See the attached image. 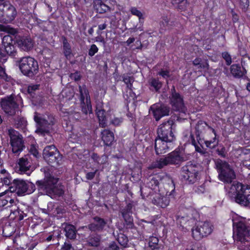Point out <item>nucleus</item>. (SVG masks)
<instances>
[{
	"label": "nucleus",
	"instance_id": "nucleus-1",
	"mask_svg": "<svg viewBox=\"0 0 250 250\" xmlns=\"http://www.w3.org/2000/svg\"><path fill=\"white\" fill-rule=\"evenodd\" d=\"M174 125L173 120L169 119L158 126L157 137L155 139V150L157 155L164 154L172 148V143L176 139Z\"/></svg>",
	"mask_w": 250,
	"mask_h": 250
},
{
	"label": "nucleus",
	"instance_id": "nucleus-2",
	"mask_svg": "<svg viewBox=\"0 0 250 250\" xmlns=\"http://www.w3.org/2000/svg\"><path fill=\"white\" fill-rule=\"evenodd\" d=\"M43 179L37 180L36 185L40 191L46 193L53 194L61 196L64 194L63 186L62 184L58 183L59 178L52 175V173H44Z\"/></svg>",
	"mask_w": 250,
	"mask_h": 250
},
{
	"label": "nucleus",
	"instance_id": "nucleus-3",
	"mask_svg": "<svg viewBox=\"0 0 250 250\" xmlns=\"http://www.w3.org/2000/svg\"><path fill=\"white\" fill-rule=\"evenodd\" d=\"M231 189L234 191V201L236 203L243 206H247L250 204V185L234 182L231 186Z\"/></svg>",
	"mask_w": 250,
	"mask_h": 250
},
{
	"label": "nucleus",
	"instance_id": "nucleus-4",
	"mask_svg": "<svg viewBox=\"0 0 250 250\" xmlns=\"http://www.w3.org/2000/svg\"><path fill=\"white\" fill-rule=\"evenodd\" d=\"M17 62L21 72L25 76L32 78L39 72L38 62L32 57H22Z\"/></svg>",
	"mask_w": 250,
	"mask_h": 250
},
{
	"label": "nucleus",
	"instance_id": "nucleus-5",
	"mask_svg": "<svg viewBox=\"0 0 250 250\" xmlns=\"http://www.w3.org/2000/svg\"><path fill=\"white\" fill-rule=\"evenodd\" d=\"M167 181L168 183H165L164 188L166 191V195L174 196L175 194V186L173 180L167 175L161 177L156 173L153 176L148 183L149 187L153 189H155L157 187H159L160 182L164 184V181Z\"/></svg>",
	"mask_w": 250,
	"mask_h": 250
},
{
	"label": "nucleus",
	"instance_id": "nucleus-6",
	"mask_svg": "<svg viewBox=\"0 0 250 250\" xmlns=\"http://www.w3.org/2000/svg\"><path fill=\"white\" fill-rule=\"evenodd\" d=\"M233 228L236 240L245 244L246 242L249 244L247 239L250 236V231L246 221L242 219L233 220Z\"/></svg>",
	"mask_w": 250,
	"mask_h": 250
},
{
	"label": "nucleus",
	"instance_id": "nucleus-7",
	"mask_svg": "<svg viewBox=\"0 0 250 250\" xmlns=\"http://www.w3.org/2000/svg\"><path fill=\"white\" fill-rule=\"evenodd\" d=\"M184 161V159L180 155L179 152L174 151L170 153L167 157L164 158H161L159 160L153 162L147 168L149 170H152L155 168L160 169L167 165H177Z\"/></svg>",
	"mask_w": 250,
	"mask_h": 250
},
{
	"label": "nucleus",
	"instance_id": "nucleus-8",
	"mask_svg": "<svg viewBox=\"0 0 250 250\" xmlns=\"http://www.w3.org/2000/svg\"><path fill=\"white\" fill-rule=\"evenodd\" d=\"M34 119L37 126L36 132L43 136L49 133L51 126L55 124L54 118L51 115L42 117L39 116L37 112H35Z\"/></svg>",
	"mask_w": 250,
	"mask_h": 250
},
{
	"label": "nucleus",
	"instance_id": "nucleus-9",
	"mask_svg": "<svg viewBox=\"0 0 250 250\" xmlns=\"http://www.w3.org/2000/svg\"><path fill=\"white\" fill-rule=\"evenodd\" d=\"M0 30L7 32L11 35L3 37L2 40V44L7 54L14 56L16 51L15 47L12 44L13 38L12 36H14L17 33V30L8 25H0Z\"/></svg>",
	"mask_w": 250,
	"mask_h": 250
},
{
	"label": "nucleus",
	"instance_id": "nucleus-10",
	"mask_svg": "<svg viewBox=\"0 0 250 250\" xmlns=\"http://www.w3.org/2000/svg\"><path fill=\"white\" fill-rule=\"evenodd\" d=\"M213 226L209 221H202L192 228V236L195 240L199 241L210 234L213 230Z\"/></svg>",
	"mask_w": 250,
	"mask_h": 250
},
{
	"label": "nucleus",
	"instance_id": "nucleus-11",
	"mask_svg": "<svg viewBox=\"0 0 250 250\" xmlns=\"http://www.w3.org/2000/svg\"><path fill=\"white\" fill-rule=\"evenodd\" d=\"M44 160L53 167L60 165L62 160V156L54 145L46 146L42 152Z\"/></svg>",
	"mask_w": 250,
	"mask_h": 250
},
{
	"label": "nucleus",
	"instance_id": "nucleus-12",
	"mask_svg": "<svg viewBox=\"0 0 250 250\" xmlns=\"http://www.w3.org/2000/svg\"><path fill=\"white\" fill-rule=\"evenodd\" d=\"M7 134L10 138V143L13 153L18 155L25 148L22 136L13 128L8 130Z\"/></svg>",
	"mask_w": 250,
	"mask_h": 250
},
{
	"label": "nucleus",
	"instance_id": "nucleus-13",
	"mask_svg": "<svg viewBox=\"0 0 250 250\" xmlns=\"http://www.w3.org/2000/svg\"><path fill=\"white\" fill-rule=\"evenodd\" d=\"M0 104L5 113L11 116L14 115L19 108L17 98L13 95L1 99Z\"/></svg>",
	"mask_w": 250,
	"mask_h": 250
},
{
	"label": "nucleus",
	"instance_id": "nucleus-14",
	"mask_svg": "<svg viewBox=\"0 0 250 250\" xmlns=\"http://www.w3.org/2000/svg\"><path fill=\"white\" fill-rule=\"evenodd\" d=\"M169 98L170 104L174 110L182 113L186 112V108L183 98L179 93L176 92L174 86L171 89V95Z\"/></svg>",
	"mask_w": 250,
	"mask_h": 250
},
{
	"label": "nucleus",
	"instance_id": "nucleus-15",
	"mask_svg": "<svg viewBox=\"0 0 250 250\" xmlns=\"http://www.w3.org/2000/svg\"><path fill=\"white\" fill-rule=\"evenodd\" d=\"M151 111L156 121L164 116H168L170 111V107L164 104H154L151 105L149 111Z\"/></svg>",
	"mask_w": 250,
	"mask_h": 250
},
{
	"label": "nucleus",
	"instance_id": "nucleus-16",
	"mask_svg": "<svg viewBox=\"0 0 250 250\" xmlns=\"http://www.w3.org/2000/svg\"><path fill=\"white\" fill-rule=\"evenodd\" d=\"M14 187H10L9 190H11L12 194L16 192L18 196L24 195L27 192L28 187L27 183L23 180L14 179L13 182Z\"/></svg>",
	"mask_w": 250,
	"mask_h": 250
},
{
	"label": "nucleus",
	"instance_id": "nucleus-17",
	"mask_svg": "<svg viewBox=\"0 0 250 250\" xmlns=\"http://www.w3.org/2000/svg\"><path fill=\"white\" fill-rule=\"evenodd\" d=\"M133 206L132 203H129L121 212L125 220L126 227L131 229L134 228L133 218L132 216Z\"/></svg>",
	"mask_w": 250,
	"mask_h": 250
},
{
	"label": "nucleus",
	"instance_id": "nucleus-18",
	"mask_svg": "<svg viewBox=\"0 0 250 250\" xmlns=\"http://www.w3.org/2000/svg\"><path fill=\"white\" fill-rule=\"evenodd\" d=\"M4 22H9L13 21L16 15L17 11L16 8L10 3L4 2L2 3Z\"/></svg>",
	"mask_w": 250,
	"mask_h": 250
},
{
	"label": "nucleus",
	"instance_id": "nucleus-19",
	"mask_svg": "<svg viewBox=\"0 0 250 250\" xmlns=\"http://www.w3.org/2000/svg\"><path fill=\"white\" fill-rule=\"evenodd\" d=\"M94 222L88 225V229L91 231L102 232L107 224V221L98 216L93 218Z\"/></svg>",
	"mask_w": 250,
	"mask_h": 250
},
{
	"label": "nucleus",
	"instance_id": "nucleus-20",
	"mask_svg": "<svg viewBox=\"0 0 250 250\" xmlns=\"http://www.w3.org/2000/svg\"><path fill=\"white\" fill-rule=\"evenodd\" d=\"M109 0H95L93 2V7L97 13L104 14L110 11L108 5Z\"/></svg>",
	"mask_w": 250,
	"mask_h": 250
},
{
	"label": "nucleus",
	"instance_id": "nucleus-21",
	"mask_svg": "<svg viewBox=\"0 0 250 250\" xmlns=\"http://www.w3.org/2000/svg\"><path fill=\"white\" fill-rule=\"evenodd\" d=\"M167 196H162L161 194L155 195L152 200V203L157 207L166 208L170 202L169 198Z\"/></svg>",
	"mask_w": 250,
	"mask_h": 250
},
{
	"label": "nucleus",
	"instance_id": "nucleus-22",
	"mask_svg": "<svg viewBox=\"0 0 250 250\" xmlns=\"http://www.w3.org/2000/svg\"><path fill=\"white\" fill-rule=\"evenodd\" d=\"M208 126V125L204 122L202 121H200L198 122V124L196 126V132L195 135L196 137V140L198 143L200 145V146L202 147V145L204 144H205L206 141L204 140V138H202V133L203 131L206 128V127Z\"/></svg>",
	"mask_w": 250,
	"mask_h": 250
},
{
	"label": "nucleus",
	"instance_id": "nucleus-23",
	"mask_svg": "<svg viewBox=\"0 0 250 250\" xmlns=\"http://www.w3.org/2000/svg\"><path fill=\"white\" fill-rule=\"evenodd\" d=\"M146 241L148 244V250H160L164 248L163 244L159 242V239L157 236H150L146 239Z\"/></svg>",
	"mask_w": 250,
	"mask_h": 250
},
{
	"label": "nucleus",
	"instance_id": "nucleus-24",
	"mask_svg": "<svg viewBox=\"0 0 250 250\" xmlns=\"http://www.w3.org/2000/svg\"><path fill=\"white\" fill-rule=\"evenodd\" d=\"M19 46L24 51H28L33 46V41L30 38L21 37L16 40Z\"/></svg>",
	"mask_w": 250,
	"mask_h": 250
},
{
	"label": "nucleus",
	"instance_id": "nucleus-25",
	"mask_svg": "<svg viewBox=\"0 0 250 250\" xmlns=\"http://www.w3.org/2000/svg\"><path fill=\"white\" fill-rule=\"evenodd\" d=\"M200 173H183L181 176L182 182L186 184H193L200 179Z\"/></svg>",
	"mask_w": 250,
	"mask_h": 250
},
{
	"label": "nucleus",
	"instance_id": "nucleus-26",
	"mask_svg": "<svg viewBox=\"0 0 250 250\" xmlns=\"http://www.w3.org/2000/svg\"><path fill=\"white\" fill-rule=\"evenodd\" d=\"M216 169L219 172H233L229 164L224 160L217 159L214 160Z\"/></svg>",
	"mask_w": 250,
	"mask_h": 250
},
{
	"label": "nucleus",
	"instance_id": "nucleus-27",
	"mask_svg": "<svg viewBox=\"0 0 250 250\" xmlns=\"http://www.w3.org/2000/svg\"><path fill=\"white\" fill-rule=\"evenodd\" d=\"M18 165L21 172H26L28 170H33L32 169H30L31 163L29 157L28 155H26L24 157L20 158L19 160Z\"/></svg>",
	"mask_w": 250,
	"mask_h": 250
},
{
	"label": "nucleus",
	"instance_id": "nucleus-28",
	"mask_svg": "<svg viewBox=\"0 0 250 250\" xmlns=\"http://www.w3.org/2000/svg\"><path fill=\"white\" fill-rule=\"evenodd\" d=\"M102 139L106 146L110 145L114 140V134L110 130L104 129L101 132Z\"/></svg>",
	"mask_w": 250,
	"mask_h": 250
},
{
	"label": "nucleus",
	"instance_id": "nucleus-29",
	"mask_svg": "<svg viewBox=\"0 0 250 250\" xmlns=\"http://www.w3.org/2000/svg\"><path fill=\"white\" fill-rule=\"evenodd\" d=\"M66 237L70 240H74L76 238L77 230L76 227L71 224L66 225L64 228Z\"/></svg>",
	"mask_w": 250,
	"mask_h": 250
},
{
	"label": "nucleus",
	"instance_id": "nucleus-30",
	"mask_svg": "<svg viewBox=\"0 0 250 250\" xmlns=\"http://www.w3.org/2000/svg\"><path fill=\"white\" fill-rule=\"evenodd\" d=\"M230 72L232 76L236 78L243 77L246 74L242 69L239 64H233L230 66Z\"/></svg>",
	"mask_w": 250,
	"mask_h": 250
},
{
	"label": "nucleus",
	"instance_id": "nucleus-31",
	"mask_svg": "<svg viewBox=\"0 0 250 250\" xmlns=\"http://www.w3.org/2000/svg\"><path fill=\"white\" fill-rule=\"evenodd\" d=\"M219 179L224 183H231L236 178L235 173H219Z\"/></svg>",
	"mask_w": 250,
	"mask_h": 250
},
{
	"label": "nucleus",
	"instance_id": "nucleus-32",
	"mask_svg": "<svg viewBox=\"0 0 250 250\" xmlns=\"http://www.w3.org/2000/svg\"><path fill=\"white\" fill-rule=\"evenodd\" d=\"M15 218L18 221H21L24 217H26L28 213V210L25 207H18L17 209L14 211Z\"/></svg>",
	"mask_w": 250,
	"mask_h": 250
},
{
	"label": "nucleus",
	"instance_id": "nucleus-33",
	"mask_svg": "<svg viewBox=\"0 0 250 250\" xmlns=\"http://www.w3.org/2000/svg\"><path fill=\"white\" fill-rule=\"evenodd\" d=\"M96 111L99 119L100 125L102 127H105L107 125V119L105 110L97 107Z\"/></svg>",
	"mask_w": 250,
	"mask_h": 250
},
{
	"label": "nucleus",
	"instance_id": "nucleus-34",
	"mask_svg": "<svg viewBox=\"0 0 250 250\" xmlns=\"http://www.w3.org/2000/svg\"><path fill=\"white\" fill-rule=\"evenodd\" d=\"M101 239V235L97 234H92L89 237L87 243L89 246L98 247L100 245Z\"/></svg>",
	"mask_w": 250,
	"mask_h": 250
},
{
	"label": "nucleus",
	"instance_id": "nucleus-35",
	"mask_svg": "<svg viewBox=\"0 0 250 250\" xmlns=\"http://www.w3.org/2000/svg\"><path fill=\"white\" fill-rule=\"evenodd\" d=\"M193 64L196 67V69L198 71H202V70H208V69L209 65L207 61L202 62V60L200 58H197L194 59L192 62Z\"/></svg>",
	"mask_w": 250,
	"mask_h": 250
},
{
	"label": "nucleus",
	"instance_id": "nucleus-36",
	"mask_svg": "<svg viewBox=\"0 0 250 250\" xmlns=\"http://www.w3.org/2000/svg\"><path fill=\"white\" fill-rule=\"evenodd\" d=\"M16 228L10 223L5 224L2 228V235L5 237H10L15 233Z\"/></svg>",
	"mask_w": 250,
	"mask_h": 250
},
{
	"label": "nucleus",
	"instance_id": "nucleus-37",
	"mask_svg": "<svg viewBox=\"0 0 250 250\" xmlns=\"http://www.w3.org/2000/svg\"><path fill=\"white\" fill-rule=\"evenodd\" d=\"M81 106L82 112L85 115H86L88 113L89 114L92 113V109L90 99H87V98L85 101L81 102Z\"/></svg>",
	"mask_w": 250,
	"mask_h": 250
},
{
	"label": "nucleus",
	"instance_id": "nucleus-38",
	"mask_svg": "<svg viewBox=\"0 0 250 250\" xmlns=\"http://www.w3.org/2000/svg\"><path fill=\"white\" fill-rule=\"evenodd\" d=\"M160 32L163 33L164 31L171 28L172 26V22L170 21L167 17H163L160 24Z\"/></svg>",
	"mask_w": 250,
	"mask_h": 250
},
{
	"label": "nucleus",
	"instance_id": "nucleus-39",
	"mask_svg": "<svg viewBox=\"0 0 250 250\" xmlns=\"http://www.w3.org/2000/svg\"><path fill=\"white\" fill-rule=\"evenodd\" d=\"M7 193H10L12 195L11 190L6 189L4 191L0 193V207H6L8 205V201L6 198Z\"/></svg>",
	"mask_w": 250,
	"mask_h": 250
},
{
	"label": "nucleus",
	"instance_id": "nucleus-40",
	"mask_svg": "<svg viewBox=\"0 0 250 250\" xmlns=\"http://www.w3.org/2000/svg\"><path fill=\"white\" fill-rule=\"evenodd\" d=\"M79 92L80 93V100L81 102L84 101L85 99V101L86 100V98H88L90 99V96L89 95V93L85 85L83 86L79 85Z\"/></svg>",
	"mask_w": 250,
	"mask_h": 250
},
{
	"label": "nucleus",
	"instance_id": "nucleus-41",
	"mask_svg": "<svg viewBox=\"0 0 250 250\" xmlns=\"http://www.w3.org/2000/svg\"><path fill=\"white\" fill-rule=\"evenodd\" d=\"M149 84L155 91H158L162 86V83L158 79L151 78L148 81Z\"/></svg>",
	"mask_w": 250,
	"mask_h": 250
},
{
	"label": "nucleus",
	"instance_id": "nucleus-42",
	"mask_svg": "<svg viewBox=\"0 0 250 250\" xmlns=\"http://www.w3.org/2000/svg\"><path fill=\"white\" fill-rule=\"evenodd\" d=\"M117 240L120 245L124 248H126L128 246V239L127 237L123 233L118 234Z\"/></svg>",
	"mask_w": 250,
	"mask_h": 250
},
{
	"label": "nucleus",
	"instance_id": "nucleus-43",
	"mask_svg": "<svg viewBox=\"0 0 250 250\" xmlns=\"http://www.w3.org/2000/svg\"><path fill=\"white\" fill-rule=\"evenodd\" d=\"M63 49L64 54L66 57L69 56L71 53V46L68 42L66 38L64 37H62Z\"/></svg>",
	"mask_w": 250,
	"mask_h": 250
},
{
	"label": "nucleus",
	"instance_id": "nucleus-44",
	"mask_svg": "<svg viewBox=\"0 0 250 250\" xmlns=\"http://www.w3.org/2000/svg\"><path fill=\"white\" fill-rule=\"evenodd\" d=\"M173 1L174 3L177 5V8L182 11L185 10L188 5L187 0H173Z\"/></svg>",
	"mask_w": 250,
	"mask_h": 250
},
{
	"label": "nucleus",
	"instance_id": "nucleus-45",
	"mask_svg": "<svg viewBox=\"0 0 250 250\" xmlns=\"http://www.w3.org/2000/svg\"><path fill=\"white\" fill-rule=\"evenodd\" d=\"M241 63L242 69L244 71V73H247L246 69L250 67V58L248 56L243 57Z\"/></svg>",
	"mask_w": 250,
	"mask_h": 250
},
{
	"label": "nucleus",
	"instance_id": "nucleus-46",
	"mask_svg": "<svg viewBox=\"0 0 250 250\" xmlns=\"http://www.w3.org/2000/svg\"><path fill=\"white\" fill-rule=\"evenodd\" d=\"M123 82L127 85V87L131 89L132 83L134 82V79L127 74H124L123 77Z\"/></svg>",
	"mask_w": 250,
	"mask_h": 250
},
{
	"label": "nucleus",
	"instance_id": "nucleus-47",
	"mask_svg": "<svg viewBox=\"0 0 250 250\" xmlns=\"http://www.w3.org/2000/svg\"><path fill=\"white\" fill-rule=\"evenodd\" d=\"M208 127L212 130V132L215 135V137L213 138V139L212 140L206 141L205 144H206V146L207 147L212 148L215 147V146H216V145L217 144V143L215 144V141L216 140V137H216V132H215V130L213 128H212L209 126H208Z\"/></svg>",
	"mask_w": 250,
	"mask_h": 250
},
{
	"label": "nucleus",
	"instance_id": "nucleus-48",
	"mask_svg": "<svg viewBox=\"0 0 250 250\" xmlns=\"http://www.w3.org/2000/svg\"><path fill=\"white\" fill-rule=\"evenodd\" d=\"M17 127L22 130L26 128L27 121L24 118H20L16 124Z\"/></svg>",
	"mask_w": 250,
	"mask_h": 250
},
{
	"label": "nucleus",
	"instance_id": "nucleus-49",
	"mask_svg": "<svg viewBox=\"0 0 250 250\" xmlns=\"http://www.w3.org/2000/svg\"><path fill=\"white\" fill-rule=\"evenodd\" d=\"M222 57L225 60L227 65H230L232 63V59L230 55L228 52H223L222 53Z\"/></svg>",
	"mask_w": 250,
	"mask_h": 250
},
{
	"label": "nucleus",
	"instance_id": "nucleus-50",
	"mask_svg": "<svg viewBox=\"0 0 250 250\" xmlns=\"http://www.w3.org/2000/svg\"><path fill=\"white\" fill-rule=\"evenodd\" d=\"M208 189L207 188L205 183L196 187L195 189V192L198 194H203L207 192Z\"/></svg>",
	"mask_w": 250,
	"mask_h": 250
},
{
	"label": "nucleus",
	"instance_id": "nucleus-51",
	"mask_svg": "<svg viewBox=\"0 0 250 250\" xmlns=\"http://www.w3.org/2000/svg\"><path fill=\"white\" fill-rule=\"evenodd\" d=\"M190 138L191 139V143L195 146L196 151L203 154L204 153L203 150H202L201 147L197 145L193 135L191 134Z\"/></svg>",
	"mask_w": 250,
	"mask_h": 250
},
{
	"label": "nucleus",
	"instance_id": "nucleus-52",
	"mask_svg": "<svg viewBox=\"0 0 250 250\" xmlns=\"http://www.w3.org/2000/svg\"><path fill=\"white\" fill-rule=\"evenodd\" d=\"M39 85L35 84L29 85L28 87L27 92L33 97L34 96L35 92L39 89Z\"/></svg>",
	"mask_w": 250,
	"mask_h": 250
},
{
	"label": "nucleus",
	"instance_id": "nucleus-53",
	"mask_svg": "<svg viewBox=\"0 0 250 250\" xmlns=\"http://www.w3.org/2000/svg\"><path fill=\"white\" fill-rule=\"evenodd\" d=\"M130 11L132 15L137 16L139 18V20H141L143 17V14L141 11L138 10L135 7H131Z\"/></svg>",
	"mask_w": 250,
	"mask_h": 250
},
{
	"label": "nucleus",
	"instance_id": "nucleus-54",
	"mask_svg": "<svg viewBox=\"0 0 250 250\" xmlns=\"http://www.w3.org/2000/svg\"><path fill=\"white\" fill-rule=\"evenodd\" d=\"M27 187H28V189L26 192V194H27L32 193L36 190V186L32 182L27 183Z\"/></svg>",
	"mask_w": 250,
	"mask_h": 250
},
{
	"label": "nucleus",
	"instance_id": "nucleus-55",
	"mask_svg": "<svg viewBox=\"0 0 250 250\" xmlns=\"http://www.w3.org/2000/svg\"><path fill=\"white\" fill-rule=\"evenodd\" d=\"M98 51V48L97 46L93 44L90 46V49L88 51V55L92 57Z\"/></svg>",
	"mask_w": 250,
	"mask_h": 250
},
{
	"label": "nucleus",
	"instance_id": "nucleus-56",
	"mask_svg": "<svg viewBox=\"0 0 250 250\" xmlns=\"http://www.w3.org/2000/svg\"><path fill=\"white\" fill-rule=\"evenodd\" d=\"M119 247L115 241L111 242L108 247L105 248L104 250H119Z\"/></svg>",
	"mask_w": 250,
	"mask_h": 250
},
{
	"label": "nucleus",
	"instance_id": "nucleus-57",
	"mask_svg": "<svg viewBox=\"0 0 250 250\" xmlns=\"http://www.w3.org/2000/svg\"><path fill=\"white\" fill-rule=\"evenodd\" d=\"M29 152L36 158H38L39 156V152L35 146L34 145H31L29 148Z\"/></svg>",
	"mask_w": 250,
	"mask_h": 250
},
{
	"label": "nucleus",
	"instance_id": "nucleus-58",
	"mask_svg": "<svg viewBox=\"0 0 250 250\" xmlns=\"http://www.w3.org/2000/svg\"><path fill=\"white\" fill-rule=\"evenodd\" d=\"M176 219L179 222L180 225H182V224H185L187 221H188V216H181L180 215H177Z\"/></svg>",
	"mask_w": 250,
	"mask_h": 250
},
{
	"label": "nucleus",
	"instance_id": "nucleus-59",
	"mask_svg": "<svg viewBox=\"0 0 250 250\" xmlns=\"http://www.w3.org/2000/svg\"><path fill=\"white\" fill-rule=\"evenodd\" d=\"M217 152L218 154L223 158H225L227 156V152L224 147H222L220 149H217Z\"/></svg>",
	"mask_w": 250,
	"mask_h": 250
},
{
	"label": "nucleus",
	"instance_id": "nucleus-60",
	"mask_svg": "<svg viewBox=\"0 0 250 250\" xmlns=\"http://www.w3.org/2000/svg\"><path fill=\"white\" fill-rule=\"evenodd\" d=\"M70 78L75 81H77L80 80L81 75L79 72H76L74 73H71L70 76Z\"/></svg>",
	"mask_w": 250,
	"mask_h": 250
},
{
	"label": "nucleus",
	"instance_id": "nucleus-61",
	"mask_svg": "<svg viewBox=\"0 0 250 250\" xmlns=\"http://www.w3.org/2000/svg\"><path fill=\"white\" fill-rule=\"evenodd\" d=\"M158 74L162 76L164 78H167L169 77V71L167 70L162 69L159 73Z\"/></svg>",
	"mask_w": 250,
	"mask_h": 250
},
{
	"label": "nucleus",
	"instance_id": "nucleus-62",
	"mask_svg": "<svg viewBox=\"0 0 250 250\" xmlns=\"http://www.w3.org/2000/svg\"><path fill=\"white\" fill-rule=\"evenodd\" d=\"M42 55L45 58L49 59L52 57V52L49 49H44L42 51Z\"/></svg>",
	"mask_w": 250,
	"mask_h": 250
},
{
	"label": "nucleus",
	"instance_id": "nucleus-63",
	"mask_svg": "<svg viewBox=\"0 0 250 250\" xmlns=\"http://www.w3.org/2000/svg\"><path fill=\"white\" fill-rule=\"evenodd\" d=\"M10 193H7L6 194V198L8 201V203H9V205H8L6 208L7 207H10L12 206L13 204L14 203V199L12 198V197H11Z\"/></svg>",
	"mask_w": 250,
	"mask_h": 250
},
{
	"label": "nucleus",
	"instance_id": "nucleus-64",
	"mask_svg": "<svg viewBox=\"0 0 250 250\" xmlns=\"http://www.w3.org/2000/svg\"><path fill=\"white\" fill-rule=\"evenodd\" d=\"M72 248V246L71 244L65 242L62 246L61 250H71Z\"/></svg>",
	"mask_w": 250,
	"mask_h": 250
}]
</instances>
